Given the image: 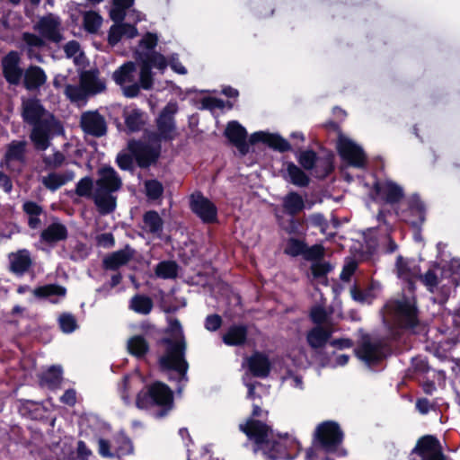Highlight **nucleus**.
I'll list each match as a JSON object with an SVG mask.
<instances>
[{
  "label": "nucleus",
  "mask_w": 460,
  "mask_h": 460,
  "mask_svg": "<svg viewBox=\"0 0 460 460\" xmlns=\"http://www.w3.org/2000/svg\"><path fill=\"white\" fill-rule=\"evenodd\" d=\"M47 110L40 100L36 97L22 98L21 116L23 122L32 127L30 139L35 149L45 151L50 146L51 133L59 123L50 115L49 119L43 118Z\"/></svg>",
  "instance_id": "nucleus-1"
},
{
  "label": "nucleus",
  "mask_w": 460,
  "mask_h": 460,
  "mask_svg": "<svg viewBox=\"0 0 460 460\" xmlns=\"http://www.w3.org/2000/svg\"><path fill=\"white\" fill-rule=\"evenodd\" d=\"M168 332L174 334L175 338L164 337L159 341L160 344L165 345V352L158 360L159 367L162 370L175 371L181 379H186L189 369L186 360L187 342L178 319L170 321Z\"/></svg>",
  "instance_id": "nucleus-2"
},
{
  "label": "nucleus",
  "mask_w": 460,
  "mask_h": 460,
  "mask_svg": "<svg viewBox=\"0 0 460 460\" xmlns=\"http://www.w3.org/2000/svg\"><path fill=\"white\" fill-rule=\"evenodd\" d=\"M239 429L252 442L254 454L261 452L269 460L285 458L286 447L273 438V430L265 422L248 418L244 424L239 425Z\"/></svg>",
  "instance_id": "nucleus-3"
},
{
  "label": "nucleus",
  "mask_w": 460,
  "mask_h": 460,
  "mask_svg": "<svg viewBox=\"0 0 460 460\" xmlns=\"http://www.w3.org/2000/svg\"><path fill=\"white\" fill-rule=\"evenodd\" d=\"M97 180L93 200L98 212L104 216L115 211L117 196L113 193L122 188V180L117 171L111 165H103L97 170Z\"/></svg>",
  "instance_id": "nucleus-4"
},
{
  "label": "nucleus",
  "mask_w": 460,
  "mask_h": 460,
  "mask_svg": "<svg viewBox=\"0 0 460 460\" xmlns=\"http://www.w3.org/2000/svg\"><path fill=\"white\" fill-rule=\"evenodd\" d=\"M173 405V394L170 387L156 381L145 386L137 394L136 406L144 410L153 406L162 407L159 416H164Z\"/></svg>",
  "instance_id": "nucleus-5"
},
{
  "label": "nucleus",
  "mask_w": 460,
  "mask_h": 460,
  "mask_svg": "<svg viewBox=\"0 0 460 460\" xmlns=\"http://www.w3.org/2000/svg\"><path fill=\"white\" fill-rule=\"evenodd\" d=\"M299 165L305 171L319 179L324 180L334 171L333 155L319 156L313 149H306L296 153Z\"/></svg>",
  "instance_id": "nucleus-6"
},
{
  "label": "nucleus",
  "mask_w": 460,
  "mask_h": 460,
  "mask_svg": "<svg viewBox=\"0 0 460 460\" xmlns=\"http://www.w3.org/2000/svg\"><path fill=\"white\" fill-rule=\"evenodd\" d=\"M127 150L135 157V162L139 168L148 169L159 161L162 146L149 139L146 141L132 138L128 141Z\"/></svg>",
  "instance_id": "nucleus-7"
},
{
  "label": "nucleus",
  "mask_w": 460,
  "mask_h": 460,
  "mask_svg": "<svg viewBox=\"0 0 460 460\" xmlns=\"http://www.w3.org/2000/svg\"><path fill=\"white\" fill-rule=\"evenodd\" d=\"M314 438L324 452L335 453L343 441L344 434L336 421L325 420L317 426Z\"/></svg>",
  "instance_id": "nucleus-8"
},
{
  "label": "nucleus",
  "mask_w": 460,
  "mask_h": 460,
  "mask_svg": "<svg viewBox=\"0 0 460 460\" xmlns=\"http://www.w3.org/2000/svg\"><path fill=\"white\" fill-rule=\"evenodd\" d=\"M394 212L400 220L413 227H420L426 219L425 205L417 194L411 195L405 204H400Z\"/></svg>",
  "instance_id": "nucleus-9"
},
{
  "label": "nucleus",
  "mask_w": 460,
  "mask_h": 460,
  "mask_svg": "<svg viewBox=\"0 0 460 460\" xmlns=\"http://www.w3.org/2000/svg\"><path fill=\"white\" fill-rule=\"evenodd\" d=\"M391 310L400 328L411 330L419 325V310L415 302L407 298L395 300L391 305Z\"/></svg>",
  "instance_id": "nucleus-10"
},
{
  "label": "nucleus",
  "mask_w": 460,
  "mask_h": 460,
  "mask_svg": "<svg viewBox=\"0 0 460 460\" xmlns=\"http://www.w3.org/2000/svg\"><path fill=\"white\" fill-rule=\"evenodd\" d=\"M175 109L165 106L156 119V132H150L148 139L151 142L161 144L162 141L170 142L176 137V125L173 118Z\"/></svg>",
  "instance_id": "nucleus-11"
},
{
  "label": "nucleus",
  "mask_w": 460,
  "mask_h": 460,
  "mask_svg": "<svg viewBox=\"0 0 460 460\" xmlns=\"http://www.w3.org/2000/svg\"><path fill=\"white\" fill-rule=\"evenodd\" d=\"M370 197L375 202L383 201L386 204L395 205L404 197L401 186L392 181H380L376 180L370 190Z\"/></svg>",
  "instance_id": "nucleus-12"
},
{
  "label": "nucleus",
  "mask_w": 460,
  "mask_h": 460,
  "mask_svg": "<svg viewBox=\"0 0 460 460\" xmlns=\"http://www.w3.org/2000/svg\"><path fill=\"white\" fill-rule=\"evenodd\" d=\"M337 150L341 159L353 167L362 168L367 164V155L362 147L342 135L339 137Z\"/></svg>",
  "instance_id": "nucleus-13"
},
{
  "label": "nucleus",
  "mask_w": 460,
  "mask_h": 460,
  "mask_svg": "<svg viewBox=\"0 0 460 460\" xmlns=\"http://www.w3.org/2000/svg\"><path fill=\"white\" fill-rule=\"evenodd\" d=\"M190 208L204 224L210 225L217 222V206L200 191L190 196Z\"/></svg>",
  "instance_id": "nucleus-14"
},
{
  "label": "nucleus",
  "mask_w": 460,
  "mask_h": 460,
  "mask_svg": "<svg viewBox=\"0 0 460 460\" xmlns=\"http://www.w3.org/2000/svg\"><path fill=\"white\" fill-rule=\"evenodd\" d=\"M80 127L84 133L94 137H102L108 131L106 119L97 110L83 112L80 118Z\"/></svg>",
  "instance_id": "nucleus-15"
},
{
  "label": "nucleus",
  "mask_w": 460,
  "mask_h": 460,
  "mask_svg": "<svg viewBox=\"0 0 460 460\" xmlns=\"http://www.w3.org/2000/svg\"><path fill=\"white\" fill-rule=\"evenodd\" d=\"M412 453L421 460H446L439 440L432 435H425L417 441Z\"/></svg>",
  "instance_id": "nucleus-16"
},
{
  "label": "nucleus",
  "mask_w": 460,
  "mask_h": 460,
  "mask_svg": "<svg viewBox=\"0 0 460 460\" xmlns=\"http://www.w3.org/2000/svg\"><path fill=\"white\" fill-rule=\"evenodd\" d=\"M20 56L17 51H10L2 60L3 75L12 85H18L23 78L24 71L20 67Z\"/></svg>",
  "instance_id": "nucleus-17"
},
{
  "label": "nucleus",
  "mask_w": 460,
  "mask_h": 460,
  "mask_svg": "<svg viewBox=\"0 0 460 460\" xmlns=\"http://www.w3.org/2000/svg\"><path fill=\"white\" fill-rule=\"evenodd\" d=\"M224 136L234 146L242 155L249 152V144L247 143V130L236 120H231L227 123Z\"/></svg>",
  "instance_id": "nucleus-18"
},
{
  "label": "nucleus",
  "mask_w": 460,
  "mask_h": 460,
  "mask_svg": "<svg viewBox=\"0 0 460 460\" xmlns=\"http://www.w3.org/2000/svg\"><path fill=\"white\" fill-rule=\"evenodd\" d=\"M356 355L369 366L376 365L385 357L384 346L380 341H364L356 349Z\"/></svg>",
  "instance_id": "nucleus-19"
},
{
  "label": "nucleus",
  "mask_w": 460,
  "mask_h": 460,
  "mask_svg": "<svg viewBox=\"0 0 460 460\" xmlns=\"http://www.w3.org/2000/svg\"><path fill=\"white\" fill-rule=\"evenodd\" d=\"M249 142L251 145H255L257 143H263L267 145L269 147L277 150L280 153H285L291 150V145L289 142L282 137L279 134L268 133V132H255L251 135L249 138Z\"/></svg>",
  "instance_id": "nucleus-20"
},
{
  "label": "nucleus",
  "mask_w": 460,
  "mask_h": 460,
  "mask_svg": "<svg viewBox=\"0 0 460 460\" xmlns=\"http://www.w3.org/2000/svg\"><path fill=\"white\" fill-rule=\"evenodd\" d=\"M60 22L51 15L44 16L40 19L35 25V29L40 36L51 42L59 43L64 37L59 31Z\"/></svg>",
  "instance_id": "nucleus-21"
},
{
  "label": "nucleus",
  "mask_w": 460,
  "mask_h": 460,
  "mask_svg": "<svg viewBox=\"0 0 460 460\" xmlns=\"http://www.w3.org/2000/svg\"><path fill=\"white\" fill-rule=\"evenodd\" d=\"M47 74L41 66L30 65L24 70L22 85L29 92H37L47 83Z\"/></svg>",
  "instance_id": "nucleus-22"
},
{
  "label": "nucleus",
  "mask_w": 460,
  "mask_h": 460,
  "mask_svg": "<svg viewBox=\"0 0 460 460\" xmlns=\"http://www.w3.org/2000/svg\"><path fill=\"white\" fill-rule=\"evenodd\" d=\"M67 237V227L60 222H53L40 233V241L53 247L58 243L66 241Z\"/></svg>",
  "instance_id": "nucleus-23"
},
{
  "label": "nucleus",
  "mask_w": 460,
  "mask_h": 460,
  "mask_svg": "<svg viewBox=\"0 0 460 460\" xmlns=\"http://www.w3.org/2000/svg\"><path fill=\"white\" fill-rule=\"evenodd\" d=\"M248 368L255 377H267L271 369V364L267 355L255 351L248 358Z\"/></svg>",
  "instance_id": "nucleus-24"
},
{
  "label": "nucleus",
  "mask_w": 460,
  "mask_h": 460,
  "mask_svg": "<svg viewBox=\"0 0 460 460\" xmlns=\"http://www.w3.org/2000/svg\"><path fill=\"white\" fill-rule=\"evenodd\" d=\"M248 339V326L243 323L230 325L222 335L223 342L231 347L243 346Z\"/></svg>",
  "instance_id": "nucleus-25"
},
{
  "label": "nucleus",
  "mask_w": 460,
  "mask_h": 460,
  "mask_svg": "<svg viewBox=\"0 0 460 460\" xmlns=\"http://www.w3.org/2000/svg\"><path fill=\"white\" fill-rule=\"evenodd\" d=\"M134 250L127 244L123 249L107 255L102 261L103 268L110 270H117L121 266L128 264L133 258Z\"/></svg>",
  "instance_id": "nucleus-26"
},
{
  "label": "nucleus",
  "mask_w": 460,
  "mask_h": 460,
  "mask_svg": "<svg viewBox=\"0 0 460 460\" xmlns=\"http://www.w3.org/2000/svg\"><path fill=\"white\" fill-rule=\"evenodd\" d=\"M80 84L88 94L100 93L106 89L105 83L99 79L98 69L83 71L80 75Z\"/></svg>",
  "instance_id": "nucleus-27"
},
{
  "label": "nucleus",
  "mask_w": 460,
  "mask_h": 460,
  "mask_svg": "<svg viewBox=\"0 0 460 460\" xmlns=\"http://www.w3.org/2000/svg\"><path fill=\"white\" fill-rule=\"evenodd\" d=\"M276 220L279 228L289 235L300 236L305 234L303 218H296V216L285 218L283 216L276 214Z\"/></svg>",
  "instance_id": "nucleus-28"
},
{
  "label": "nucleus",
  "mask_w": 460,
  "mask_h": 460,
  "mask_svg": "<svg viewBox=\"0 0 460 460\" xmlns=\"http://www.w3.org/2000/svg\"><path fill=\"white\" fill-rule=\"evenodd\" d=\"M123 117L128 133L139 132L146 124L147 114L140 109L124 111Z\"/></svg>",
  "instance_id": "nucleus-29"
},
{
  "label": "nucleus",
  "mask_w": 460,
  "mask_h": 460,
  "mask_svg": "<svg viewBox=\"0 0 460 460\" xmlns=\"http://www.w3.org/2000/svg\"><path fill=\"white\" fill-rule=\"evenodd\" d=\"M135 58L138 63L150 66V68H157L164 72L168 66L165 57L157 51H136Z\"/></svg>",
  "instance_id": "nucleus-30"
},
{
  "label": "nucleus",
  "mask_w": 460,
  "mask_h": 460,
  "mask_svg": "<svg viewBox=\"0 0 460 460\" xmlns=\"http://www.w3.org/2000/svg\"><path fill=\"white\" fill-rule=\"evenodd\" d=\"M32 265L30 252L26 249L12 253L10 259V270L17 275H23Z\"/></svg>",
  "instance_id": "nucleus-31"
},
{
  "label": "nucleus",
  "mask_w": 460,
  "mask_h": 460,
  "mask_svg": "<svg viewBox=\"0 0 460 460\" xmlns=\"http://www.w3.org/2000/svg\"><path fill=\"white\" fill-rule=\"evenodd\" d=\"M26 146L27 142L25 140H13L6 147L1 164H3V163L8 164L13 161H17L22 164L25 163Z\"/></svg>",
  "instance_id": "nucleus-32"
},
{
  "label": "nucleus",
  "mask_w": 460,
  "mask_h": 460,
  "mask_svg": "<svg viewBox=\"0 0 460 460\" xmlns=\"http://www.w3.org/2000/svg\"><path fill=\"white\" fill-rule=\"evenodd\" d=\"M75 177L73 171H66L64 173L50 172L43 177V185L51 191H56L66 182L71 181Z\"/></svg>",
  "instance_id": "nucleus-33"
},
{
  "label": "nucleus",
  "mask_w": 460,
  "mask_h": 460,
  "mask_svg": "<svg viewBox=\"0 0 460 460\" xmlns=\"http://www.w3.org/2000/svg\"><path fill=\"white\" fill-rule=\"evenodd\" d=\"M128 352L138 358H144L150 349L149 343L142 335H134L128 340Z\"/></svg>",
  "instance_id": "nucleus-34"
},
{
  "label": "nucleus",
  "mask_w": 460,
  "mask_h": 460,
  "mask_svg": "<svg viewBox=\"0 0 460 460\" xmlns=\"http://www.w3.org/2000/svg\"><path fill=\"white\" fill-rule=\"evenodd\" d=\"M282 206L288 216H296L304 210L305 201L299 193L290 191L284 197Z\"/></svg>",
  "instance_id": "nucleus-35"
},
{
  "label": "nucleus",
  "mask_w": 460,
  "mask_h": 460,
  "mask_svg": "<svg viewBox=\"0 0 460 460\" xmlns=\"http://www.w3.org/2000/svg\"><path fill=\"white\" fill-rule=\"evenodd\" d=\"M22 210L28 216V226L38 229L41 225L40 216L43 213V208L35 201L27 200L22 204Z\"/></svg>",
  "instance_id": "nucleus-36"
},
{
  "label": "nucleus",
  "mask_w": 460,
  "mask_h": 460,
  "mask_svg": "<svg viewBox=\"0 0 460 460\" xmlns=\"http://www.w3.org/2000/svg\"><path fill=\"white\" fill-rule=\"evenodd\" d=\"M331 337V332L322 326L312 328L307 335L306 341L308 345L313 349L323 348Z\"/></svg>",
  "instance_id": "nucleus-37"
},
{
  "label": "nucleus",
  "mask_w": 460,
  "mask_h": 460,
  "mask_svg": "<svg viewBox=\"0 0 460 460\" xmlns=\"http://www.w3.org/2000/svg\"><path fill=\"white\" fill-rule=\"evenodd\" d=\"M287 172L292 184L302 188L309 185V176L304 172L302 167L297 166L293 162L287 163Z\"/></svg>",
  "instance_id": "nucleus-38"
},
{
  "label": "nucleus",
  "mask_w": 460,
  "mask_h": 460,
  "mask_svg": "<svg viewBox=\"0 0 460 460\" xmlns=\"http://www.w3.org/2000/svg\"><path fill=\"white\" fill-rule=\"evenodd\" d=\"M33 295L40 299L49 298L51 296H66V288L58 284H47L37 287L33 289Z\"/></svg>",
  "instance_id": "nucleus-39"
},
{
  "label": "nucleus",
  "mask_w": 460,
  "mask_h": 460,
  "mask_svg": "<svg viewBox=\"0 0 460 460\" xmlns=\"http://www.w3.org/2000/svg\"><path fill=\"white\" fill-rule=\"evenodd\" d=\"M179 265L175 261H162L155 268L156 277L163 279H172L178 276Z\"/></svg>",
  "instance_id": "nucleus-40"
},
{
  "label": "nucleus",
  "mask_w": 460,
  "mask_h": 460,
  "mask_svg": "<svg viewBox=\"0 0 460 460\" xmlns=\"http://www.w3.org/2000/svg\"><path fill=\"white\" fill-rule=\"evenodd\" d=\"M154 307L151 297L146 295L137 294L130 299L129 308L140 314H148Z\"/></svg>",
  "instance_id": "nucleus-41"
},
{
  "label": "nucleus",
  "mask_w": 460,
  "mask_h": 460,
  "mask_svg": "<svg viewBox=\"0 0 460 460\" xmlns=\"http://www.w3.org/2000/svg\"><path fill=\"white\" fill-rule=\"evenodd\" d=\"M136 71V65L132 61H128L114 71L112 78L119 85L125 83H131L134 80L133 73Z\"/></svg>",
  "instance_id": "nucleus-42"
},
{
  "label": "nucleus",
  "mask_w": 460,
  "mask_h": 460,
  "mask_svg": "<svg viewBox=\"0 0 460 460\" xmlns=\"http://www.w3.org/2000/svg\"><path fill=\"white\" fill-rule=\"evenodd\" d=\"M135 0H113L112 7L110 10V18L114 22H119L125 20L127 10L134 5Z\"/></svg>",
  "instance_id": "nucleus-43"
},
{
  "label": "nucleus",
  "mask_w": 460,
  "mask_h": 460,
  "mask_svg": "<svg viewBox=\"0 0 460 460\" xmlns=\"http://www.w3.org/2000/svg\"><path fill=\"white\" fill-rule=\"evenodd\" d=\"M143 223L151 234H159L163 231L164 220L157 211L148 210L143 215Z\"/></svg>",
  "instance_id": "nucleus-44"
},
{
  "label": "nucleus",
  "mask_w": 460,
  "mask_h": 460,
  "mask_svg": "<svg viewBox=\"0 0 460 460\" xmlns=\"http://www.w3.org/2000/svg\"><path fill=\"white\" fill-rule=\"evenodd\" d=\"M102 23V17L94 11L85 12L83 17L84 29L89 33H96Z\"/></svg>",
  "instance_id": "nucleus-45"
},
{
  "label": "nucleus",
  "mask_w": 460,
  "mask_h": 460,
  "mask_svg": "<svg viewBox=\"0 0 460 460\" xmlns=\"http://www.w3.org/2000/svg\"><path fill=\"white\" fill-rule=\"evenodd\" d=\"M305 247V241L295 237H289L287 240L286 246L284 248V253L290 257L302 256Z\"/></svg>",
  "instance_id": "nucleus-46"
},
{
  "label": "nucleus",
  "mask_w": 460,
  "mask_h": 460,
  "mask_svg": "<svg viewBox=\"0 0 460 460\" xmlns=\"http://www.w3.org/2000/svg\"><path fill=\"white\" fill-rule=\"evenodd\" d=\"M41 381L54 388L60 385L62 381V369L60 367L52 366L41 376Z\"/></svg>",
  "instance_id": "nucleus-47"
},
{
  "label": "nucleus",
  "mask_w": 460,
  "mask_h": 460,
  "mask_svg": "<svg viewBox=\"0 0 460 460\" xmlns=\"http://www.w3.org/2000/svg\"><path fill=\"white\" fill-rule=\"evenodd\" d=\"M352 298L361 304L367 303L371 304L375 296L373 294L372 286L362 289L357 285H354L350 289Z\"/></svg>",
  "instance_id": "nucleus-48"
},
{
  "label": "nucleus",
  "mask_w": 460,
  "mask_h": 460,
  "mask_svg": "<svg viewBox=\"0 0 460 460\" xmlns=\"http://www.w3.org/2000/svg\"><path fill=\"white\" fill-rule=\"evenodd\" d=\"M93 181L90 176L82 178L75 185V192L79 197L93 199Z\"/></svg>",
  "instance_id": "nucleus-49"
},
{
  "label": "nucleus",
  "mask_w": 460,
  "mask_h": 460,
  "mask_svg": "<svg viewBox=\"0 0 460 460\" xmlns=\"http://www.w3.org/2000/svg\"><path fill=\"white\" fill-rule=\"evenodd\" d=\"M146 195L151 200H156L163 196L164 186L155 179L145 181Z\"/></svg>",
  "instance_id": "nucleus-50"
},
{
  "label": "nucleus",
  "mask_w": 460,
  "mask_h": 460,
  "mask_svg": "<svg viewBox=\"0 0 460 460\" xmlns=\"http://www.w3.org/2000/svg\"><path fill=\"white\" fill-rule=\"evenodd\" d=\"M310 224L318 227L322 234H326L328 239H332L336 235V233H328L327 230L329 228V223L324 217V216L321 213H314L309 217Z\"/></svg>",
  "instance_id": "nucleus-51"
},
{
  "label": "nucleus",
  "mask_w": 460,
  "mask_h": 460,
  "mask_svg": "<svg viewBox=\"0 0 460 460\" xmlns=\"http://www.w3.org/2000/svg\"><path fill=\"white\" fill-rule=\"evenodd\" d=\"M139 84L142 89L150 90L154 85V76L150 66L146 63H139Z\"/></svg>",
  "instance_id": "nucleus-52"
},
{
  "label": "nucleus",
  "mask_w": 460,
  "mask_h": 460,
  "mask_svg": "<svg viewBox=\"0 0 460 460\" xmlns=\"http://www.w3.org/2000/svg\"><path fill=\"white\" fill-rule=\"evenodd\" d=\"M65 94L72 102L83 101L88 95L85 89L81 84H66L65 88Z\"/></svg>",
  "instance_id": "nucleus-53"
},
{
  "label": "nucleus",
  "mask_w": 460,
  "mask_h": 460,
  "mask_svg": "<svg viewBox=\"0 0 460 460\" xmlns=\"http://www.w3.org/2000/svg\"><path fill=\"white\" fill-rule=\"evenodd\" d=\"M58 323L61 331L65 333H71L77 328L75 317L69 313H63L58 317Z\"/></svg>",
  "instance_id": "nucleus-54"
},
{
  "label": "nucleus",
  "mask_w": 460,
  "mask_h": 460,
  "mask_svg": "<svg viewBox=\"0 0 460 460\" xmlns=\"http://www.w3.org/2000/svg\"><path fill=\"white\" fill-rule=\"evenodd\" d=\"M324 255V248L322 244H314L304 249L303 258L309 261H317L323 259Z\"/></svg>",
  "instance_id": "nucleus-55"
},
{
  "label": "nucleus",
  "mask_w": 460,
  "mask_h": 460,
  "mask_svg": "<svg viewBox=\"0 0 460 460\" xmlns=\"http://www.w3.org/2000/svg\"><path fill=\"white\" fill-rule=\"evenodd\" d=\"M311 273L314 279H318L321 278H325L329 272L332 270V266L328 261H317L312 263Z\"/></svg>",
  "instance_id": "nucleus-56"
},
{
  "label": "nucleus",
  "mask_w": 460,
  "mask_h": 460,
  "mask_svg": "<svg viewBox=\"0 0 460 460\" xmlns=\"http://www.w3.org/2000/svg\"><path fill=\"white\" fill-rule=\"evenodd\" d=\"M134 162L135 157L128 151V153L120 152L117 155L116 163L122 171L133 172L135 169Z\"/></svg>",
  "instance_id": "nucleus-57"
},
{
  "label": "nucleus",
  "mask_w": 460,
  "mask_h": 460,
  "mask_svg": "<svg viewBox=\"0 0 460 460\" xmlns=\"http://www.w3.org/2000/svg\"><path fill=\"white\" fill-rule=\"evenodd\" d=\"M65 155L59 150L55 151L51 156H44L42 159L45 166L49 169L59 168L65 163Z\"/></svg>",
  "instance_id": "nucleus-58"
},
{
  "label": "nucleus",
  "mask_w": 460,
  "mask_h": 460,
  "mask_svg": "<svg viewBox=\"0 0 460 460\" xmlns=\"http://www.w3.org/2000/svg\"><path fill=\"white\" fill-rule=\"evenodd\" d=\"M122 37L123 32L120 22H114V24H112L110 27V30L108 31L107 41L109 45H111V47L116 46L121 40Z\"/></svg>",
  "instance_id": "nucleus-59"
},
{
  "label": "nucleus",
  "mask_w": 460,
  "mask_h": 460,
  "mask_svg": "<svg viewBox=\"0 0 460 460\" xmlns=\"http://www.w3.org/2000/svg\"><path fill=\"white\" fill-rule=\"evenodd\" d=\"M158 42V37L155 33L146 32L139 41V46L146 49L147 51H155V48Z\"/></svg>",
  "instance_id": "nucleus-60"
},
{
  "label": "nucleus",
  "mask_w": 460,
  "mask_h": 460,
  "mask_svg": "<svg viewBox=\"0 0 460 460\" xmlns=\"http://www.w3.org/2000/svg\"><path fill=\"white\" fill-rule=\"evenodd\" d=\"M22 39L30 48H42L45 45L41 37L31 32H23Z\"/></svg>",
  "instance_id": "nucleus-61"
},
{
  "label": "nucleus",
  "mask_w": 460,
  "mask_h": 460,
  "mask_svg": "<svg viewBox=\"0 0 460 460\" xmlns=\"http://www.w3.org/2000/svg\"><path fill=\"white\" fill-rule=\"evenodd\" d=\"M222 323V317L217 314H212L206 317L204 326L209 332H216L221 327Z\"/></svg>",
  "instance_id": "nucleus-62"
},
{
  "label": "nucleus",
  "mask_w": 460,
  "mask_h": 460,
  "mask_svg": "<svg viewBox=\"0 0 460 460\" xmlns=\"http://www.w3.org/2000/svg\"><path fill=\"white\" fill-rule=\"evenodd\" d=\"M310 318L314 323L321 324L327 319V314L323 307L314 306L310 311Z\"/></svg>",
  "instance_id": "nucleus-63"
},
{
  "label": "nucleus",
  "mask_w": 460,
  "mask_h": 460,
  "mask_svg": "<svg viewBox=\"0 0 460 460\" xmlns=\"http://www.w3.org/2000/svg\"><path fill=\"white\" fill-rule=\"evenodd\" d=\"M201 109L213 110V109H223L225 102L223 100L215 97H204L201 100Z\"/></svg>",
  "instance_id": "nucleus-64"
}]
</instances>
